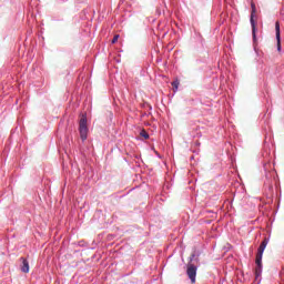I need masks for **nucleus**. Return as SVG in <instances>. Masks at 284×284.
Segmentation results:
<instances>
[{
	"mask_svg": "<svg viewBox=\"0 0 284 284\" xmlns=\"http://www.w3.org/2000/svg\"><path fill=\"white\" fill-rule=\"evenodd\" d=\"M79 132H80V139H82V141H85V139H88V118L85 116V114H82L80 122H79Z\"/></svg>",
	"mask_w": 284,
	"mask_h": 284,
	"instance_id": "f257e3e1",
	"label": "nucleus"
},
{
	"mask_svg": "<svg viewBox=\"0 0 284 284\" xmlns=\"http://www.w3.org/2000/svg\"><path fill=\"white\" fill-rule=\"evenodd\" d=\"M251 27H252V34L253 39H256V20L254 18L256 17V4L254 2L251 3Z\"/></svg>",
	"mask_w": 284,
	"mask_h": 284,
	"instance_id": "f03ea898",
	"label": "nucleus"
},
{
	"mask_svg": "<svg viewBox=\"0 0 284 284\" xmlns=\"http://www.w3.org/2000/svg\"><path fill=\"white\" fill-rule=\"evenodd\" d=\"M186 274L191 283H196V266L194 264H187Z\"/></svg>",
	"mask_w": 284,
	"mask_h": 284,
	"instance_id": "7ed1b4c3",
	"label": "nucleus"
},
{
	"mask_svg": "<svg viewBox=\"0 0 284 284\" xmlns=\"http://www.w3.org/2000/svg\"><path fill=\"white\" fill-rule=\"evenodd\" d=\"M256 268L255 276H261V270H263V254L257 253L255 257Z\"/></svg>",
	"mask_w": 284,
	"mask_h": 284,
	"instance_id": "20e7f679",
	"label": "nucleus"
},
{
	"mask_svg": "<svg viewBox=\"0 0 284 284\" xmlns=\"http://www.w3.org/2000/svg\"><path fill=\"white\" fill-rule=\"evenodd\" d=\"M275 37L277 41V50L281 52V23L278 21L275 22Z\"/></svg>",
	"mask_w": 284,
	"mask_h": 284,
	"instance_id": "39448f33",
	"label": "nucleus"
},
{
	"mask_svg": "<svg viewBox=\"0 0 284 284\" xmlns=\"http://www.w3.org/2000/svg\"><path fill=\"white\" fill-rule=\"evenodd\" d=\"M20 261L22 262L21 272L28 274V272H30V263H28V260H26V257H21Z\"/></svg>",
	"mask_w": 284,
	"mask_h": 284,
	"instance_id": "423d86ee",
	"label": "nucleus"
},
{
	"mask_svg": "<svg viewBox=\"0 0 284 284\" xmlns=\"http://www.w3.org/2000/svg\"><path fill=\"white\" fill-rule=\"evenodd\" d=\"M267 247V239H265L262 243H261V245H260V247H258V250H257V254H263L264 252H265V248Z\"/></svg>",
	"mask_w": 284,
	"mask_h": 284,
	"instance_id": "0eeeda50",
	"label": "nucleus"
},
{
	"mask_svg": "<svg viewBox=\"0 0 284 284\" xmlns=\"http://www.w3.org/2000/svg\"><path fill=\"white\" fill-rule=\"evenodd\" d=\"M140 136H143V139H150V134H148V131H145V130H142L140 132Z\"/></svg>",
	"mask_w": 284,
	"mask_h": 284,
	"instance_id": "6e6552de",
	"label": "nucleus"
},
{
	"mask_svg": "<svg viewBox=\"0 0 284 284\" xmlns=\"http://www.w3.org/2000/svg\"><path fill=\"white\" fill-rule=\"evenodd\" d=\"M119 41V34H115L111 41V43H116Z\"/></svg>",
	"mask_w": 284,
	"mask_h": 284,
	"instance_id": "1a4fd4ad",
	"label": "nucleus"
},
{
	"mask_svg": "<svg viewBox=\"0 0 284 284\" xmlns=\"http://www.w3.org/2000/svg\"><path fill=\"white\" fill-rule=\"evenodd\" d=\"M172 85H173V88H174L175 90H178V89H179V82H178V81L172 82Z\"/></svg>",
	"mask_w": 284,
	"mask_h": 284,
	"instance_id": "9d476101",
	"label": "nucleus"
}]
</instances>
